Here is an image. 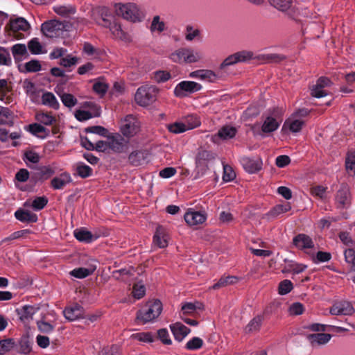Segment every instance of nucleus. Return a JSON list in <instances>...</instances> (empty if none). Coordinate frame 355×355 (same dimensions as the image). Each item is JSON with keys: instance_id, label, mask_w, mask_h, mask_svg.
Returning a JSON list of instances; mask_svg holds the SVG:
<instances>
[{"instance_id": "13", "label": "nucleus", "mask_w": 355, "mask_h": 355, "mask_svg": "<svg viewBox=\"0 0 355 355\" xmlns=\"http://www.w3.org/2000/svg\"><path fill=\"white\" fill-rule=\"evenodd\" d=\"M39 309V307L26 304L17 309L16 313L20 321L26 324L33 320V315Z\"/></svg>"}, {"instance_id": "38", "label": "nucleus", "mask_w": 355, "mask_h": 355, "mask_svg": "<svg viewBox=\"0 0 355 355\" xmlns=\"http://www.w3.org/2000/svg\"><path fill=\"white\" fill-rule=\"evenodd\" d=\"M202 309V306L200 303L187 302L182 306V314L180 315H193L196 310Z\"/></svg>"}, {"instance_id": "2", "label": "nucleus", "mask_w": 355, "mask_h": 355, "mask_svg": "<svg viewBox=\"0 0 355 355\" xmlns=\"http://www.w3.org/2000/svg\"><path fill=\"white\" fill-rule=\"evenodd\" d=\"M162 311V304L160 300L150 301L137 312L136 319L142 324H145L157 318Z\"/></svg>"}, {"instance_id": "11", "label": "nucleus", "mask_w": 355, "mask_h": 355, "mask_svg": "<svg viewBox=\"0 0 355 355\" xmlns=\"http://www.w3.org/2000/svg\"><path fill=\"white\" fill-rule=\"evenodd\" d=\"M282 114L281 110L278 108L274 109L271 116L266 118L261 126V130L264 133H270L275 131L280 125L281 121H277L276 117Z\"/></svg>"}, {"instance_id": "46", "label": "nucleus", "mask_w": 355, "mask_h": 355, "mask_svg": "<svg viewBox=\"0 0 355 355\" xmlns=\"http://www.w3.org/2000/svg\"><path fill=\"white\" fill-rule=\"evenodd\" d=\"M27 47L30 52L33 55H38L42 53V46L38 39L35 37L31 39L28 42Z\"/></svg>"}, {"instance_id": "42", "label": "nucleus", "mask_w": 355, "mask_h": 355, "mask_svg": "<svg viewBox=\"0 0 355 355\" xmlns=\"http://www.w3.org/2000/svg\"><path fill=\"white\" fill-rule=\"evenodd\" d=\"M93 170L83 162H78L76 166V173L82 178H86L92 175Z\"/></svg>"}, {"instance_id": "4", "label": "nucleus", "mask_w": 355, "mask_h": 355, "mask_svg": "<svg viewBox=\"0 0 355 355\" xmlns=\"http://www.w3.org/2000/svg\"><path fill=\"white\" fill-rule=\"evenodd\" d=\"M68 27L67 22L53 19L44 22L41 31L46 37L53 38L62 35L68 30Z\"/></svg>"}, {"instance_id": "14", "label": "nucleus", "mask_w": 355, "mask_h": 355, "mask_svg": "<svg viewBox=\"0 0 355 355\" xmlns=\"http://www.w3.org/2000/svg\"><path fill=\"white\" fill-rule=\"evenodd\" d=\"M336 202L337 208L344 209L350 204V193L348 186L346 184H342L336 195Z\"/></svg>"}, {"instance_id": "15", "label": "nucleus", "mask_w": 355, "mask_h": 355, "mask_svg": "<svg viewBox=\"0 0 355 355\" xmlns=\"http://www.w3.org/2000/svg\"><path fill=\"white\" fill-rule=\"evenodd\" d=\"M332 336L327 333H315L309 334L307 339L313 348H319L327 344L331 340Z\"/></svg>"}, {"instance_id": "18", "label": "nucleus", "mask_w": 355, "mask_h": 355, "mask_svg": "<svg viewBox=\"0 0 355 355\" xmlns=\"http://www.w3.org/2000/svg\"><path fill=\"white\" fill-rule=\"evenodd\" d=\"M84 312V308L77 303L67 306L63 311L65 318L70 321L83 318Z\"/></svg>"}, {"instance_id": "31", "label": "nucleus", "mask_w": 355, "mask_h": 355, "mask_svg": "<svg viewBox=\"0 0 355 355\" xmlns=\"http://www.w3.org/2000/svg\"><path fill=\"white\" fill-rule=\"evenodd\" d=\"M74 236L78 241L87 243L98 238V236L94 235L91 232L85 230H75Z\"/></svg>"}, {"instance_id": "25", "label": "nucleus", "mask_w": 355, "mask_h": 355, "mask_svg": "<svg viewBox=\"0 0 355 355\" xmlns=\"http://www.w3.org/2000/svg\"><path fill=\"white\" fill-rule=\"evenodd\" d=\"M72 181L71 175L68 173H63L58 177L53 178L51 181V186L53 189H62L67 184Z\"/></svg>"}, {"instance_id": "3", "label": "nucleus", "mask_w": 355, "mask_h": 355, "mask_svg": "<svg viewBox=\"0 0 355 355\" xmlns=\"http://www.w3.org/2000/svg\"><path fill=\"white\" fill-rule=\"evenodd\" d=\"M119 130L121 135L130 141L140 132V121L134 115L128 114L121 120Z\"/></svg>"}, {"instance_id": "39", "label": "nucleus", "mask_w": 355, "mask_h": 355, "mask_svg": "<svg viewBox=\"0 0 355 355\" xmlns=\"http://www.w3.org/2000/svg\"><path fill=\"white\" fill-rule=\"evenodd\" d=\"M37 168L43 181L48 180L55 173V167L53 165L37 166Z\"/></svg>"}, {"instance_id": "52", "label": "nucleus", "mask_w": 355, "mask_h": 355, "mask_svg": "<svg viewBox=\"0 0 355 355\" xmlns=\"http://www.w3.org/2000/svg\"><path fill=\"white\" fill-rule=\"evenodd\" d=\"M53 10L58 15L67 17L76 12V9L72 6H60L53 8Z\"/></svg>"}, {"instance_id": "26", "label": "nucleus", "mask_w": 355, "mask_h": 355, "mask_svg": "<svg viewBox=\"0 0 355 355\" xmlns=\"http://www.w3.org/2000/svg\"><path fill=\"white\" fill-rule=\"evenodd\" d=\"M236 132L237 130L234 127L229 125L223 126L218 130L217 134L212 137L213 141L216 142L218 139L223 140L232 139L236 135Z\"/></svg>"}, {"instance_id": "12", "label": "nucleus", "mask_w": 355, "mask_h": 355, "mask_svg": "<svg viewBox=\"0 0 355 355\" xmlns=\"http://www.w3.org/2000/svg\"><path fill=\"white\" fill-rule=\"evenodd\" d=\"M354 312V308L348 301L336 302L330 309V313L334 315H352Z\"/></svg>"}, {"instance_id": "54", "label": "nucleus", "mask_w": 355, "mask_h": 355, "mask_svg": "<svg viewBox=\"0 0 355 355\" xmlns=\"http://www.w3.org/2000/svg\"><path fill=\"white\" fill-rule=\"evenodd\" d=\"M293 288V285L291 281L288 279H284L279 284V293L280 295H286L291 291Z\"/></svg>"}, {"instance_id": "63", "label": "nucleus", "mask_w": 355, "mask_h": 355, "mask_svg": "<svg viewBox=\"0 0 355 355\" xmlns=\"http://www.w3.org/2000/svg\"><path fill=\"white\" fill-rule=\"evenodd\" d=\"M37 326L38 329L44 334H49L54 329V327L51 324L44 320L37 321Z\"/></svg>"}, {"instance_id": "47", "label": "nucleus", "mask_w": 355, "mask_h": 355, "mask_svg": "<svg viewBox=\"0 0 355 355\" xmlns=\"http://www.w3.org/2000/svg\"><path fill=\"white\" fill-rule=\"evenodd\" d=\"M48 203L46 196L36 197L32 202L31 207L35 211H40L44 208Z\"/></svg>"}, {"instance_id": "32", "label": "nucleus", "mask_w": 355, "mask_h": 355, "mask_svg": "<svg viewBox=\"0 0 355 355\" xmlns=\"http://www.w3.org/2000/svg\"><path fill=\"white\" fill-rule=\"evenodd\" d=\"M19 352L27 355L32 350V342L28 335H23L19 340Z\"/></svg>"}, {"instance_id": "51", "label": "nucleus", "mask_w": 355, "mask_h": 355, "mask_svg": "<svg viewBox=\"0 0 355 355\" xmlns=\"http://www.w3.org/2000/svg\"><path fill=\"white\" fill-rule=\"evenodd\" d=\"M25 70L28 73H35L38 72L42 69V66L37 60H31L29 62H27L25 65Z\"/></svg>"}, {"instance_id": "23", "label": "nucleus", "mask_w": 355, "mask_h": 355, "mask_svg": "<svg viewBox=\"0 0 355 355\" xmlns=\"http://www.w3.org/2000/svg\"><path fill=\"white\" fill-rule=\"evenodd\" d=\"M148 153L145 150H136L128 156V162L133 166H139L146 163Z\"/></svg>"}, {"instance_id": "29", "label": "nucleus", "mask_w": 355, "mask_h": 355, "mask_svg": "<svg viewBox=\"0 0 355 355\" xmlns=\"http://www.w3.org/2000/svg\"><path fill=\"white\" fill-rule=\"evenodd\" d=\"M15 216L23 223H35L37 220V216L27 210L18 209L15 212Z\"/></svg>"}, {"instance_id": "60", "label": "nucleus", "mask_w": 355, "mask_h": 355, "mask_svg": "<svg viewBox=\"0 0 355 355\" xmlns=\"http://www.w3.org/2000/svg\"><path fill=\"white\" fill-rule=\"evenodd\" d=\"M132 295L135 298L139 300L142 298L146 293V288L144 285L139 283L135 284L132 287Z\"/></svg>"}, {"instance_id": "10", "label": "nucleus", "mask_w": 355, "mask_h": 355, "mask_svg": "<svg viewBox=\"0 0 355 355\" xmlns=\"http://www.w3.org/2000/svg\"><path fill=\"white\" fill-rule=\"evenodd\" d=\"M110 141V149L116 153H123L129 148V140L120 133H115L108 137Z\"/></svg>"}, {"instance_id": "5", "label": "nucleus", "mask_w": 355, "mask_h": 355, "mask_svg": "<svg viewBox=\"0 0 355 355\" xmlns=\"http://www.w3.org/2000/svg\"><path fill=\"white\" fill-rule=\"evenodd\" d=\"M116 13L118 15H121L125 19L133 22L141 21L144 18L142 12L136 4L132 3H119L116 8Z\"/></svg>"}, {"instance_id": "19", "label": "nucleus", "mask_w": 355, "mask_h": 355, "mask_svg": "<svg viewBox=\"0 0 355 355\" xmlns=\"http://www.w3.org/2000/svg\"><path fill=\"white\" fill-rule=\"evenodd\" d=\"M293 245L301 250L313 248L314 246L311 238L304 234H298L293 239Z\"/></svg>"}, {"instance_id": "24", "label": "nucleus", "mask_w": 355, "mask_h": 355, "mask_svg": "<svg viewBox=\"0 0 355 355\" xmlns=\"http://www.w3.org/2000/svg\"><path fill=\"white\" fill-rule=\"evenodd\" d=\"M170 328L175 339L179 342L182 341L191 331L189 328L181 322L172 324L170 325Z\"/></svg>"}, {"instance_id": "8", "label": "nucleus", "mask_w": 355, "mask_h": 355, "mask_svg": "<svg viewBox=\"0 0 355 355\" xmlns=\"http://www.w3.org/2000/svg\"><path fill=\"white\" fill-rule=\"evenodd\" d=\"M156 92L153 87H140L135 95V101L141 106L148 105L156 100Z\"/></svg>"}, {"instance_id": "45", "label": "nucleus", "mask_w": 355, "mask_h": 355, "mask_svg": "<svg viewBox=\"0 0 355 355\" xmlns=\"http://www.w3.org/2000/svg\"><path fill=\"white\" fill-rule=\"evenodd\" d=\"M23 159L27 166L31 168L32 166L28 165V162H31L32 164H37L40 162V157L37 153L33 150H28L24 153Z\"/></svg>"}, {"instance_id": "50", "label": "nucleus", "mask_w": 355, "mask_h": 355, "mask_svg": "<svg viewBox=\"0 0 355 355\" xmlns=\"http://www.w3.org/2000/svg\"><path fill=\"white\" fill-rule=\"evenodd\" d=\"M11 64L12 59L8 50L0 46V65L10 66Z\"/></svg>"}, {"instance_id": "41", "label": "nucleus", "mask_w": 355, "mask_h": 355, "mask_svg": "<svg viewBox=\"0 0 355 355\" xmlns=\"http://www.w3.org/2000/svg\"><path fill=\"white\" fill-rule=\"evenodd\" d=\"M36 119L46 125H52L56 121L51 112H38L36 114Z\"/></svg>"}, {"instance_id": "36", "label": "nucleus", "mask_w": 355, "mask_h": 355, "mask_svg": "<svg viewBox=\"0 0 355 355\" xmlns=\"http://www.w3.org/2000/svg\"><path fill=\"white\" fill-rule=\"evenodd\" d=\"M291 209V206L289 202H286L284 204H279L275 206L272 209H271L268 215L270 217H277L279 214L286 213Z\"/></svg>"}, {"instance_id": "9", "label": "nucleus", "mask_w": 355, "mask_h": 355, "mask_svg": "<svg viewBox=\"0 0 355 355\" xmlns=\"http://www.w3.org/2000/svg\"><path fill=\"white\" fill-rule=\"evenodd\" d=\"M253 58V53L248 51H241L226 58L220 65V70L225 71L227 67L239 62H245Z\"/></svg>"}, {"instance_id": "27", "label": "nucleus", "mask_w": 355, "mask_h": 355, "mask_svg": "<svg viewBox=\"0 0 355 355\" xmlns=\"http://www.w3.org/2000/svg\"><path fill=\"white\" fill-rule=\"evenodd\" d=\"M184 60L185 63H193L198 62L202 58L201 52L194 50L191 48H182Z\"/></svg>"}, {"instance_id": "57", "label": "nucleus", "mask_w": 355, "mask_h": 355, "mask_svg": "<svg viewBox=\"0 0 355 355\" xmlns=\"http://www.w3.org/2000/svg\"><path fill=\"white\" fill-rule=\"evenodd\" d=\"M304 124V122L299 119H295L291 123H289L288 121H286L284 124V128L288 125L289 129L292 132H298L301 130Z\"/></svg>"}, {"instance_id": "16", "label": "nucleus", "mask_w": 355, "mask_h": 355, "mask_svg": "<svg viewBox=\"0 0 355 355\" xmlns=\"http://www.w3.org/2000/svg\"><path fill=\"white\" fill-rule=\"evenodd\" d=\"M240 162L245 171L249 173H255L261 169L262 161L259 158L243 157Z\"/></svg>"}, {"instance_id": "62", "label": "nucleus", "mask_w": 355, "mask_h": 355, "mask_svg": "<svg viewBox=\"0 0 355 355\" xmlns=\"http://www.w3.org/2000/svg\"><path fill=\"white\" fill-rule=\"evenodd\" d=\"M236 177V173L233 168L229 165L223 166V180L225 182H230Z\"/></svg>"}, {"instance_id": "56", "label": "nucleus", "mask_w": 355, "mask_h": 355, "mask_svg": "<svg viewBox=\"0 0 355 355\" xmlns=\"http://www.w3.org/2000/svg\"><path fill=\"white\" fill-rule=\"evenodd\" d=\"M78 62V58L72 56L71 55H67L65 57L60 58L59 64L64 67H70L74 66Z\"/></svg>"}, {"instance_id": "55", "label": "nucleus", "mask_w": 355, "mask_h": 355, "mask_svg": "<svg viewBox=\"0 0 355 355\" xmlns=\"http://www.w3.org/2000/svg\"><path fill=\"white\" fill-rule=\"evenodd\" d=\"M345 167L347 171L355 172V150H349L345 159Z\"/></svg>"}, {"instance_id": "40", "label": "nucleus", "mask_w": 355, "mask_h": 355, "mask_svg": "<svg viewBox=\"0 0 355 355\" xmlns=\"http://www.w3.org/2000/svg\"><path fill=\"white\" fill-rule=\"evenodd\" d=\"M214 158V155L212 152L205 149H199L196 157V163L207 164V161L211 160Z\"/></svg>"}, {"instance_id": "7", "label": "nucleus", "mask_w": 355, "mask_h": 355, "mask_svg": "<svg viewBox=\"0 0 355 355\" xmlns=\"http://www.w3.org/2000/svg\"><path fill=\"white\" fill-rule=\"evenodd\" d=\"M31 28L29 23L23 17H17L10 19L9 24L6 26L12 32V35L17 40L24 38L25 35L22 32L28 31Z\"/></svg>"}, {"instance_id": "21", "label": "nucleus", "mask_w": 355, "mask_h": 355, "mask_svg": "<svg viewBox=\"0 0 355 355\" xmlns=\"http://www.w3.org/2000/svg\"><path fill=\"white\" fill-rule=\"evenodd\" d=\"M168 237L166 228L159 225L153 236V243L160 248H164L168 245Z\"/></svg>"}, {"instance_id": "22", "label": "nucleus", "mask_w": 355, "mask_h": 355, "mask_svg": "<svg viewBox=\"0 0 355 355\" xmlns=\"http://www.w3.org/2000/svg\"><path fill=\"white\" fill-rule=\"evenodd\" d=\"M11 52L16 63H19L29 57L27 46L24 44H16L11 47Z\"/></svg>"}, {"instance_id": "58", "label": "nucleus", "mask_w": 355, "mask_h": 355, "mask_svg": "<svg viewBox=\"0 0 355 355\" xmlns=\"http://www.w3.org/2000/svg\"><path fill=\"white\" fill-rule=\"evenodd\" d=\"M196 168L193 171V178L199 179L204 176L208 170V166L207 164L196 163Z\"/></svg>"}, {"instance_id": "20", "label": "nucleus", "mask_w": 355, "mask_h": 355, "mask_svg": "<svg viewBox=\"0 0 355 355\" xmlns=\"http://www.w3.org/2000/svg\"><path fill=\"white\" fill-rule=\"evenodd\" d=\"M186 223L190 225H197L203 223L207 216L205 213L198 211H188L184 216Z\"/></svg>"}, {"instance_id": "64", "label": "nucleus", "mask_w": 355, "mask_h": 355, "mask_svg": "<svg viewBox=\"0 0 355 355\" xmlns=\"http://www.w3.org/2000/svg\"><path fill=\"white\" fill-rule=\"evenodd\" d=\"M108 88V85L102 82H97L93 85V90L101 96L105 95Z\"/></svg>"}, {"instance_id": "53", "label": "nucleus", "mask_w": 355, "mask_h": 355, "mask_svg": "<svg viewBox=\"0 0 355 355\" xmlns=\"http://www.w3.org/2000/svg\"><path fill=\"white\" fill-rule=\"evenodd\" d=\"M60 98L64 105L69 108L75 106L78 103L77 99L71 94L64 93L60 96Z\"/></svg>"}, {"instance_id": "37", "label": "nucleus", "mask_w": 355, "mask_h": 355, "mask_svg": "<svg viewBox=\"0 0 355 355\" xmlns=\"http://www.w3.org/2000/svg\"><path fill=\"white\" fill-rule=\"evenodd\" d=\"M29 131L33 135L41 138H45L49 134V130L39 123L31 124L29 125Z\"/></svg>"}, {"instance_id": "61", "label": "nucleus", "mask_w": 355, "mask_h": 355, "mask_svg": "<svg viewBox=\"0 0 355 355\" xmlns=\"http://www.w3.org/2000/svg\"><path fill=\"white\" fill-rule=\"evenodd\" d=\"M217 78L216 74L211 70L201 69L200 80H206L210 83L216 81Z\"/></svg>"}, {"instance_id": "30", "label": "nucleus", "mask_w": 355, "mask_h": 355, "mask_svg": "<svg viewBox=\"0 0 355 355\" xmlns=\"http://www.w3.org/2000/svg\"><path fill=\"white\" fill-rule=\"evenodd\" d=\"M42 103L54 110H58L60 107L59 102L55 96L49 92H46L42 94Z\"/></svg>"}, {"instance_id": "43", "label": "nucleus", "mask_w": 355, "mask_h": 355, "mask_svg": "<svg viewBox=\"0 0 355 355\" xmlns=\"http://www.w3.org/2000/svg\"><path fill=\"white\" fill-rule=\"evenodd\" d=\"M204 341L199 337H193L185 345V349L191 351L198 350L203 346Z\"/></svg>"}, {"instance_id": "48", "label": "nucleus", "mask_w": 355, "mask_h": 355, "mask_svg": "<svg viewBox=\"0 0 355 355\" xmlns=\"http://www.w3.org/2000/svg\"><path fill=\"white\" fill-rule=\"evenodd\" d=\"M15 346V340L12 338H7L0 340V354L3 355L11 350Z\"/></svg>"}, {"instance_id": "6", "label": "nucleus", "mask_w": 355, "mask_h": 355, "mask_svg": "<svg viewBox=\"0 0 355 355\" xmlns=\"http://www.w3.org/2000/svg\"><path fill=\"white\" fill-rule=\"evenodd\" d=\"M202 89V86L200 83L190 80H182L175 87L173 94L175 97L183 98L200 91Z\"/></svg>"}, {"instance_id": "33", "label": "nucleus", "mask_w": 355, "mask_h": 355, "mask_svg": "<svg viewBox=\"0 0 355 355\" xmlns=\"http://www.w3.org/2000/svg\"><path fill=\"white\" fill-rule=\"evenodd\" d=\"M166 28V24L164 21L161 20L160 17L159 15L154 16L150 26V32L161 33L164 31Z\"/></svg>"}, {"instance_id": "59", "label": "nucleus", "mask_w": 355, "mask_h": 355, "mask_svg": "<svg viewBox=\"0 0 355 355\" xmlns=\"http://www.w3.org/2000/svg\"><path fill=\"white\" fill-rule=\"evenodd\" d=\"M153 78L157 83H164L171 78V73L166 71H157L154 72Z\"/></svg>"}, {"instance_id": "34", "label": "nucleus", "mask_w": 355, "mask_h": 355, "mask_svg": "<svg viewBox=\"0 0 355 355\" xmlns=\"http://www.w3.org/2000/svg\"><path fill=\"white\" fill-rule=\"evenodd\" d=\"M238 282V277L236 276L222 277L216 283H215L211 288L218 290L227 285L236 284Z\"/></svg>"}, {"instance_id": "44", "label": "nucleus", "mask_w": 355, "mask_h": 355, "mask_svg": "<svg viewBox=\"0 0 355 355\" xmlns=\"http://www.w3.org/2000/svg\"><path fill=\"white\" fill-rule=\"evenodd\" d=\"M263 321V317L257 315L254 317L246 326L245 331L247 332L257 331L259 329Z\"/></svg>"}, {"instance_id": "28", "label": "nucleus", "mask_w": 355, "mask_h": 355, "mask_svg": "<svg viewBox=\"0 0 355 355\" xmlns=\"http://www.w3.org/2000/svg\"><path fill=\"white\" fill-rule=\"evenodd\" d=\"M12 90V87L8 83L7 80L0 79V100L6 104H9L12 101V96L9 93Z\"/></svg>"}, {"instance_id": "49", "label": "nucleus", "mask_w": 355, "mask_h": 355, "mask_svg": "<svg viewBox=\"0 0 355 355\" xmlns=\"http://www.w3.org/2000/svg\"><path fill=\"white\" fill-rule=\"evenodd\" d=\"M93 272V270L85 268H75L70 272V275L78 279L88 277Z\"/></svg>"}, {"instance_id": "1", "label": "nucleus", "mask_w": 355, "mask_h": 355, "mask_svg": "<svg viewBox=\"0 0 355 355\" xmlns=\"http://www.w3.org/2000/svg\"><path fill=\"white\" fill-rule=\"evenodd\" d=\"M101 21L98 24L109 28L115 39L123 41H128L129 35L122 29L121 24L116 21L115 17L111 14L109 10L104 8L101 10Z\"/></svg>"}, {"instance_id": "17", "label": "nucleus", "mask_w": 355, "mask_h": 355, "mask_svg": "<svg viewBox=\"0 0 355 355\" xmlns=\"http://www.w3.org/2000/svg\"><path fill=\"white\" fill-rule=\"evenodd\" d=\"M189 119H193L194 121L193 123H189V125H187L183 123H174L168 125V129L171 132L175 134H179L185 132L187 130L193 129L194 128L200 125V122L196 116H191Z\"/></svg>"}, {"instance_id": "35", "label": "nucleus", "mask_w": 355, "mask_h": 355, "mask_svg": "<svg viewBox=\"0 0 355 355\" xmlns=\"http://www.w3.org/2000/svg\"><path fill=\"white\" fill-rule=\"evenodd\" d=\"M270 4L282 12H286L293 6V0H268Z\"/></svg>"}]
</instances>
